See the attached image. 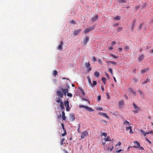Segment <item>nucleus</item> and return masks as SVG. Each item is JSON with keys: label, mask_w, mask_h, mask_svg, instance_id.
Here are the masks:
<instances>
[{"label": "nucleus", "mask_w": 153, "mask_h": 153, "mask_svg": "<svg viewBox=\"0 0 153 153\" xmlns=\"http://www.w3.org/2000/svg\"><path fill=\"white\" fill-rule=\"evenodd\" d=\"M81 30L80 29H79L74 30V35H77L79 32H80L81 31Z\"/></svg>", "instance_id": "obj_10"}, {"label": "nucleus", "mask_w": 153, "mask_h": 153, "mask_svg": "<svg viewBox=\"0 0 153 153\" xmlns=\"http://www.w3.org/2000/svg\"><path fill=\"white\" fill-rule=\"evenodd\" d=\"M57 72L56 70H54L53 73V74L55 76L57 74Z\"/></svg>", "instance_id": "obj_44"}, {"label": "nucleus", "mask_w": 153, "mask_h": 153, "mask_svg": "<svg viewBox=\"0 0 153 153\" xmlns=\"http://www.w3.org/2000/svg\"><path fill=\"white\" fill-rule=\"evenodd\" d=\"M79 89L80 90V91H81L82 92V94H83V95H85V92H84V91L81 88H79Z\"/></svg>", "instance_id": "obj_39"}, {"label": "nucleus", "mask_w": 153, "mask_h": 153, "mask_svg": "<svg viewBox=\"0 0 153 153\" xmlns=\"http://www.w3.org/2000/svg\"><path fill=\"white\" fill-rule=\"evenodd\" d=\"M108 49L109 50H111L113 49V48L112 46H109L108 47Z\"/></svg>", "instance_id": "obj_42"}, {"label": "nucleus", "mask_w": 153, "mask_h": 153, "mask_svg": "<svg viewBox=\"0 0 153 153\" xmlns=\"http://www.w3.org/2000/svg\"><path fill=\"white\" fill-rule=\"evenodd\" d=\"M104 140L105 141V142H102V145L104 146V149L108 151H111L114 148L112 145H111L109 144L108 145V144L105 143L106 142L111 140L110 139V137L108 136L107 137L104 139Z\"/></svg>", "instance_id": "obj_2"}, {"label": "nucleus", "mask_w": 153, "mask_h": 153, "mask_svg": "<svg viewBox=\"0 0 153 153\" xmlns=\"http://www.w3.org/2000/svg\"><path fill=\"white\" fill-rule=\"evenodd\" d=\"M63 151H64V153H68V152L65 149H63Z\"/></svg>", "instance_id": "obj_60"}, {"label": "nucleus", "mask_w": 153, "mask_h": 153, "mask_svg": "<svg viewBox=\"0 0 153 153\" xmlns=\"http://www.w3.org/2000/svg\"><path fill=\"white\" fill-rule=\"evenodd\" d=\"M139 111V110H136L133 111L134 113H138Z\"/></svg>", "instance_id": "obj_57"}, {"label": "nucleus", "mask_w": 153, "mask_h": 153, "mask_svg": "<svg viewBox=\"0 0 153 153\" xmlns=\"http://www.w3.org/2000/svg\"><path fill=\"white\" fill-rule=\"evenodd\" d=\"M61 126L62 127V129H63V130H64V133L63 134H62V136H64L66 134H67L66 132V130H65V129L64 126V124L62 123Z\"/></svg>", "instance_id": "obj_9"}, {"label": "nucleus", "mask_w": 153, "mask_h": 153, "mask_svg": "<svg viewBox=\"0 0 153 153\" xmlns=\"http://www.w3.org/2000/svg\"><path fill=\"white\" fill-rule=\"evenodd\" d=\"M86 106H85L83 105H80L79 106V107L80 108H86Z\"/></svg>", "instance_id": "obj_45"}, {"label": "nucleus", "mask_w": 153, "mask_h": 153, "mask_svg": "<svg viewBox=\"0 0 153 153\" xmlns=\"http://www.w3.org/2000/svg\"><path fill=\"white\" fill-rule=\"evenodd\" d=\"M92 59L94 62H95L97 60L96 58L94 56H93Z\"/></svg>", "instance_id": "obj_53"}, {"label": "nucleus", "mask_w": 153, "mask_h": 153, "mask_svg": "<svg viewBox=\"0 0 153 153\" xmlns=\"http://www.w3.org/2000/svg\"><path fill=\"white\" fill-rule=\"evenodd\" d=\"M67 95L68 96L71 97L72 96V94L71 93H68V92L67 93Z\"/></svg>", "instance_id": "obj_35"}, {"label": "nucleus", "mask_w": 153, "mask_h": 153, "mask_svg": "<svg viewBox=\"0 0 153 153\" xmlns=\"http://www.w3.org/2000/svg\"><path fill=\"white\" fill-rule=\"evenodd\" d=\"M106 96H107V97H107V98H108V99H109V98H110V96H109V94H108V93H106Z\"/></svg>", "instance_id": "obj_56"}, {"label": "nucleus", "mask_w": 153, "mask_h": 153, "mask_svg": "<svg viewBox=\"0 0 153 153\" xmlns=\"http://www.w3.org/2000/svg\"><path fill=\"white\" fill-rule=\"evenodd\" d=\"M150 48V46H148L147 47H146V49L147 50L149 48Z\"/></svg>", "instance_id": "obj_62"}, {"label": "nucleus", "mask_w": 153, "mask_h": 153, "mask_svg": "<svg viewBox=\"0 0 153 153\" xmlns=\"http://www.w3.org/2000/svg\"><path fill=\"white\" fill-rule=\"evenodd\" d=\"M62 118L63 120H65V114L64 111H63L62 113Z\"/></svg>", "instance_id": "obj_22"}, {"label": "nucleus", "mask_w": 153, "mask_h": 153, "mask_svg": "<svg viewBox=\"0 0 153 153\" xmlns=\"http://www.w3.org/2000/svg\"><path fill=\"white\" fill-rule=\"evenodd\" d=\"M116 43V42L115 41H113L111 42V46L113 47V46Z\"/></svg>", "instance_id": "obj_34"}, {"label": "nucleus", "mask_w": 153, "mask_h": 153, "mask_svg": "<svg viewBox=\"0 0 153 153\" xmlns=\"http://www.w3.org/2000/svg\"><path fill=\"white\" fill-rule=\"evenodd\" d=\"M106 62L108 64H109V63H112L114 65H116V62H113V61H106Z\"/></svg>", "instance_id": "obj_24"}, {"label": "nucleus", "mask_w": 153, "mask_h": 153, "mask_svg": "<svg viewBox=\"0 0 153 153\" xmlns=\"http://www.w3.org/2000/svg\"><path fill=\"white\" fill-rule=\"evenodd\" d=\"M64 105L63 102H61L60 103V106L62 109H64Z\"/></svg>", "instance_id": "obj_25"}, {"label": "nucleus", "mask_w": 153, "mask_h": 153, "mask_svg": "<svg viewBox=\"0 0 153 153\" xmlns=\"http://www.w3.org/2000/svg\"><path fill=\"white\" fill-rule=\"evenodd\" d=\"M98 62H99V63H100V64H102V61L100 59H98Z\"/></svg>", "instance_id": "obj_59"}, {"label": "nucleus", "mask_w": 153, "mask_h": 153, "mask_svg": "<svg viewBox=\"0 0 153 153\" xmlns=\"http://www.w3.org/2000/svg\"><path fill=\"white\" fill-rule=\"evenodd\" d=\"M100 75L99 72L98 71H96L94 73V75L95 76H96L97 77H99Z\"/></svg>", "instance_id": "obj_23"}, {"label": "nucleus", "mask_w": 153, "mask_h": 153, "mask_svg": "<svg viewBox=\"0 0 153 153\" xmlns=\"http://www.w3.org/2000/svg\"><path fill=\"white\" fill-rule=\"evenodd\" d=\"M87 78H88V82L89 83L91 86H92V84H91V80L90 78V77L89 76H88L87 77Z\"/></svg>", "instance_id": "obj_27"}, {"label": "nucleus", "mask_w": 153, "mask_h": 153, "mask_svg": "<svg viewBox=\"0 0 153 153\" xmlns=\"http://www.w3.org/2000/svg\"><path fill=\"white\" fill-rule=\"evenodd\" d=\"M123 29L122 27H119L117 29V30L118 32H119L121 31Z\"/></svg>", "instance_id": "obj_29"}, {"label": "nucleus", "mask_w": 153, "mask_h": 153, "mask_svg": "<svg viewBox=\"0 0 153 153\" xmlns=\"http://www.w3.org/2000/svg\"><path fill=\"white\" fill-rule=\"evenodd\" d=\"M149 68H146L143 70H142L141 71V72L143 74L144 73L146 72L147 71H149Z\"/></svg>", "instance_id": "obj_19"}, {"label": "nucleus", "mask_w": 153, "mask_h": 153, "mask_svg": "<svg viewBox=\"0 0 153 153\" xmlns=\"http://www.w3.org/2000/svg\"><path fill=\"white\" fill-rule=\"evenodd\" d=\"M102 135L104 136H105V137L107 136V134L105 132H103L102 134Z\"/></svg>", "instance_id": "obj_51"}, {"label": "nucleus", "mask_w": 153, "mask_h": 153, "mask_svg": "<svg viewBox=\"0 0 153 153\" xmlns=\"http://www.w3.org/2000/svg\"><path fill=\"white\" fill-rule=\"evenodd\" d=\"M101 97L100 95H99L98 96L97 98V100L98 102H99L101 100Z\"/></svg>", "instance_id": "obj_38"}, {"label": "nucleus", "mask_w": 153, "mask_h": 153, "mask_svg": "<svg viewBox=\"0 0 153 153\" xmlns=\"http://www.w3.org/2000/svg\"><path fill=\"white\" fill-rule=\"evenodd\" d=\"M140 131L143 134L144 136H145L146 134H149V132H145L141 129L140 130Z\"/></svg>", "instance_id": "obj_13"}, {"label": "nucleus", "mask_w": 153, "mask_h": 153, "mask_svg": "<svg viewBox=\"0 0 153 153\" xmlns=\"http://www.w3.org/2000/svg\"><path fill=\"white\" fill-rule=\"evenodd\" d=\"M134 143L135 144V146H133V147L135 148H138L140 145L139 143L137 141H134Z\"/></svg>", "instance_id": "obj_7"}, {"label": "nucleus", "mask_w": 153, "mask_h": 153, "mask_svg": "<svg viewBox=\"0 0 153 153\" xmlns=\"http://www.w3.org/2000/svg\"><path fill=\"white\" fill-rule=\"evenodd\" d=\"M70 118L72 121H74L75 119V116L74 114H71L69 116Z\"/></svg>", "instance_id": "obj_11"}, {"label": "nucleus", "mask_w": 153, "mask_h": 153, "mask_svg": "<svg viewBox=\"0 0 153 153\" xmlns=\"http://www.w3.org/2000/svg\"><path fill=\"white\" fill-rule=\"evenodd\" d=\"M142 26H143L142 24H141L140 25V27H139L138 28V30H141L143 28Z\"/></svg>", "instance_id": "obj_33"}, {"label": "nucleus", "mask_w": 153, "mask_h": 153, "mask_svg": "<svg viewBox=\"0 0 153 153\" xmlns=\"http://www.w3.org/2000/svg\"><path fill=\"white\" fill-rule=\"evenodd\" d=\"M85 67L87 69V71L89 72L91 70V68L90 67V64L89 62H86L85 63Z\"/></svg>", "instance_id": "obj_5"}, {"label": "nucleus", "mask_w": 153, "mask_h": 153, "mask_svg": "<svg viewBox=\"0 0 153 153\" xmlns=\"http://www.w3.org/2000/svg\"><path fill=\"white\" fill-rule=\"evenodd\" d=\"M64 105L65 107H66V110L67 111H69L70 108L69 105V103L68 100L65 101H64Z\"/></svg>", "instance_id": "obj_3"}, {"label": "nucleus", "mask_w": 153, "mask_h": 153, "mask_svg": "<svg viewBox=\"0 0 153 153\" xmlns=\"http://www.w3.org/2000/svg\"><path fill=\"white\" fill-rule=\"evenodd\" d=\"M111 56L112 57H113V58H118V56H115V55L113 54H111Z\"/></svg>", "instance_id": "obj_32"}, {"label": "nucleus", "mask_w": 153, "mask_h": 153, "mask_svg": "<svg viewBox=\"0 0 153 153\" xmlns=\"http://www.w3.org/2000/svg\"><path fill=\"white\" fill-rule=\"evenodd\" d=\"M135 23V21H133L132 22V25L131 26V30L132 31L134 30V25Z\"/></svg>", "instance_id": "obj_28"}, {"label": "nucleus", "mask_w": 153, "mask_h": 153, "mask_svg": "<svg viewBox=\"0 0 153 153\" xmlns=\"http://www.w3.org/2000/svg\"><path fill=\"white\" fill-rule=\"evenodd\" d=\"M124 102L123 100H120L119 101V106L121 107L124 105Z\"/></svg>", "instance_id": "obj_14"}, {"label": "nucleus", "mask_w": 153, "mask_h": 153, "mask_svg": "<svg viewBox=\"0 0 153 153\" xmlns=\"http://www.w3.org/2000/svg\"><path fill=\"white\" fill-rule=\"evenodd\" d=\"M122 151V149H120L118 150H117L116 151V152L117 153H118L120 152H121V151Z\"/></svg>", "instance_id": "obj_55"}, {"label": "nucleus", "mask_w": 153, "mask_h": 153, "mask_svg": "<svg viewBox=\"0 0 153 153\" xmlns=\"http://www.w3.org/2000/svg\"><path fill=\"white\" fill-rule=\"evenodd\" d=\"M144 58V56L142 54L138 58V61L139 62V61H140L142 60Z\"/></svg>", "instance_id": "obj_17"}, {"label": "nucleus", "mask_w": 153, "mask_h": 153, "mask_svg": "<svg viewBox=\"0 0 153 153\" xmlns=\"http://www.w3.org/2000/svg\"><path fill=\"white\" fill-rule=\"evenodd\" d=\"M86 109L90 112H93L94 111V110L92 108H91L88 107L87 106H86Z\"/></svg>", "instance_id": "obj_21"}, {"label": "nucleus", "mask_w": 153, "mask_h": 153, "mask_svg": "<svg viewBox=\"0 0 153 153\" xmlns=\"http://www.w3.org/2000/svg\"><path fill=\"white\" fill-rule=\"evenodd\" d=\"M149 134L150 133V134H153V131H151L149 132Z\"/></svg>", "instance_id": "obj_64"}, {"label": "nucleus", "mask_w": 153, "mask_h": 153, "mask_svg": "<svg viewBox=\"0 0 153 153\" xmlns=\"http://www.w3.org/2000/svg\"><path fill=\"white\" fill-rule=\"evenodd\" d=\"M69 89V86L67 84L65 86V88H61L60 90H57L56 92L57 95L59 97L57 98V102L59 103L62 102L61 98H63V95L66 96L67 93L68 92Z\"/></svg>", "instance_id": "obj_1"}, {"label": "nucleus", "mask_w": 153, "mask_h": 153, "mask_svg": "<svg viewBox=\"0 0 153 153\" xmlns=\"http://www.w3.org/2000/svg\"><path fill=\"white\" fill-rule=\"evenodd\" d=\"M121 144V142H119L117 144H116V145H115V146H116L117 145H118L119 146H120Z\"/></svg>", "instance_id": "obj_58"}, {"label": "nucleus", "mask_w": 153, "mask_h": 153, "mask_svg": "<svg viewBox=\"0 0 153 153\" xmlns=\"http://www.w3.org/2000/svg\"><path fill=\"white\" fill-rule=\"evenodd\" d=\"M108 71L112 75H113V72H112V69L111 68H109L108 69Z\"/></svg>", "instance_id": "obj_36"}, {"label": "nucleus", "mask_w": 153, "mask_h": 153, "mask_svg": "<svg viewBox=\"0 0 153 153\" xmlns=\"http://www.w3.org/2000/svg\"><path fill=\"white\" fill-rule=\"evenodd\" d=\"M98 16L97 15H96L95 17H92L91 19L92 21L94 22L97 20L98 19Z\"/></svg>", "instance_id": "obj_20"}, {"label": "nucleus", "mask_w": 153, "mask_h": 153, "mask_svg": "<svg viewBox=\"0 0 153 153\" xmlns=\"http://www.w3.org/2000/svg\"><path fill=\"white\" fill-rule=\"evenodd\" d=\"M118 26V24H114L113 25V26L114 27H115V26Z\"/></svg>", "instance_id": "obj_63"}, {"label": "nucleus", "mask_w": 153, "mask_h": 153, "mask_svg": "<svg viewBox=\"0 0 153 153\" xmlns=\"http://www.w3.org/2000/svg\"><path fill=\"white\" fill-rule=\"evenodd\" d=\"M126 130H128V129L130 130V133H133V132H132V128L131 127V126H129V127H126Z\"/></svg>", "instance_id": "obj_18"}, {"label": "nucleus", "mask_w": 153, "mask_h": 153, "mask_svg": "<svg viewBox=\"0 0 153 153\" xmlns=\"http://www.w3.org/2000/svg\"><path fill=\"white\" fill-rule=\"evenodd\" d=\"M97 84V83L96 81H93L92 85L93 86H95Z\"/></svg>", "instance_id": "obj_46"}, {"label": "nucleus", "mask_w": 153, "mask_h": 153, "mask_svg": "<svg viewBox=\"0 0 153 153\" xmlns=\"http://www.w3.org/2000/svg\"><path fill=\"white\" fill-rule=\"evenodd\" d=\"M138 148L140 150H144V148L143 147L140 146H140H139V147H138Z\"/></svg>", "instance_id": "obj_40"}, {"label": "nucleus", "mask_w": 153, "mask_h": 153, "mask_svg": "<svg viewBox=\"0 0 153 153\" xmlns=\"http://www.w3.org/2000/svg\"><path fill=\"white\" fill-rule=\"evenodd\" d=\"M146 140L148 141L150 144H151L152 143L148 139L147 137H146Z\"/></svg>", "instance_id": "obj_52"}, {"label": "nucleus", "mask_w": 153, "mask_h": 153, "mask_svg": "<svg viewBox=\"0 0 153 153\" xmlns=\"http://www.w3.org/2000/svg\"><path fill=\"white\" fill-rule=\"evenodd\" d=\"M102 82H104V84L105 83V81L106 80V78L104 77L102 78Z\"/></svg>", "instance_id": "obj_37"}, {"label": "nucleus", "mask_w": 153, "mask_h": 153, "mask_svg": "<svg viewBox=\"0 0 153 153\" xmlns=\"http://www.w3.org/2000/svg\"><path fill=\"white\" fill-rule=\"evenodd\" d=\"M150 80L148 78H147L146 79V80L145 82H142V84H145V83H147V82H149Z\"/></svg>", "instance_id": "obj_31"}, {"label": "nucleus", "mask_w": 153, "mask_h": 153, "mask_svg": "<svg viewBox=\"0 0 153 153\" xmlns=\"http://www.w3.org/2000/svg\"><path fill=\"white\" fill-rule=\"evenodd\" d=\"M130 91L132 92V93L134 94H135L136 92L134 91L131 88Z\"/></svg>", "instance_id": "obj_48"}, {"label": "nucleus", "mask_w": 153, "mask_h": 153, "mask_svg": "<svg viewBox=\"0 0 153 153\" xmlns=\"http://www.w3.org/2000/svg\"><path fill=\"white\" fill-rule=\"evenodd\" d=\"M80 126L79 124V127H78V129H77V131H78V132L80 133L81 132L80 131Z\"/></svg>", "instance_id": "obj_49"}, {"label": "nucleus", "mask_w": 153, "mask_h": 153, "mask_svg": "<svg viewBox=\"0 0 153 153\" xmlns=\"http://www.w3.org/2000/svg\"><path fill=\"white\" fill-rule=\"evenodd\" d=\"M88 135V132L86 131H85L82 134L81 136V138L82 139L84 138L85 136H87Z\"/></svg>", "instance_id": "obj_6"}, {"label": "nucleus", "mask_w": 153, "mask_h": 153, "mask_svg": "<svg viewBox=\"0 0 153 153\" xmlns=\"http://www.w3.org/2000/svg\"><path fill=\"white\" fill-rule=\"evenodd\" d=\"M138 91V92L141 95H142V94H143V93L141 91H140V90H139Z\"/></svg>", "instance_id": "obj_54"}, {"label": "nucleus", "mask_w": 153, "mask_h": 153, "mask_svg": "<svg viewBox=\"0 0 153 153\" xmlns=\"http://www.w3.org/2000/svg\"><path fill=\"white\" fill-rule=\"evenodd\" d=\"M124 49L126 50V51L128 50L129 49V47L128 46H126L124 48Z\"/></svg>", "instance_id": "obj_41"}, {"label": "nucleus", "mask_w": 153, "mask_h": 153, "mask_svg": "<svg viewBox=\"0 0 153 153\" xmlns=\"http://www.w3.org/2000/svg\"><path fill=\"white\" fill-rule=\"evenodd\" d=\"M120 17L118 16H117L115 17L114 18V19L115 20H120Z\"/></svg>", "instance_id": "obj_30"}, {"label": "nucleus", "mask_w": 153, "mask_h": 153, "mask_svg": "<svg viewBox=\"0 0 153 153\" xmlns=\"http://www.w3.org/2000/svg\"><path fill=\"white\" fill-rule=\"evenodd\" d=\"M63 44L62 41H61L60 43V44L59 45L58 47H57V49L59 50H61L62 48V45Z\"/></svg>", "instance_id": "obj_8"}, {"label": "nucleus", "mask_w": 153, "mask_h": 153, "mask_svg": "<svg viewBox=\"0 0 153 153\" xmlns=\"http://www.w3.org/2000/svg\"><path fill=\"white\" fill-rule=\"evenodd\" d=\"M140 5H137V6H136L135 7V8L137 10H138L139 8V7H140Z\"/></svg>", "instance_id": "obj_50"}, {"label": "nucleus", "mask_w": 153, "mask_h": 153, "mask_svg": "<svg viewBox=\"0 0 153 153\" xmlns=\"http://www.w3.org/2000/svg\"><path fill=\"white\" fill-rule=\"evenodd\" d=\"M133 105L135 109L137 110H140V108L138 107V106L137 105H136V104L134 102H133Z\"/></svg>", "instance_id": "obj_15"}, {"label": "nucleus", "mask_w": 153, "mask_h": 153, "mask_svg": "<svg viewBox=\"0 0 153 153\" xmlns=\"http://www.w3.org/2000/svg\"><path fill=\"white\" fill-rule=\"evenodd\" d=\"M95 26H94L92 27L86 28L84 31V33H87L90 31L93 30L95 28Z\"/></svg>", "instance_id": "obj_4"}, {"label": "nucleus", "mask_w": 153, "mask_h": 153, "mask_svg": "<svg viewBox=\"0 0 153 153\" xmlns=\"http://www.w3.org/2000/svg\"><path fill=\"white\" fill-rule=\"evenodd\" d=\"M89 40V38L86 37V38L84 40V45L86 44Z\"/></svg>", "instance_id": "obj_16"}, {"label": "nucleus", "mask_w": 153, "mask_h": 153, "mask_svg": "<svg viewBox=\"0 0 153 153\" xmlns=\"http://www.w3.org/2000/svg\"><path fill=\"white\" fill-rule=\"evenodd\" d=\"M75 22H76V21L75 20H72L71 21V23H73L74 24H76Z\"/></svg>", "instance_id": "obj_47"}, {"label": "nucleus", "mask_w": 153, "mask_h": 153, "mask_svg": "<svg viewBox=\"0 0 153 153\" xmlns=\"http://www.w3.org/2000/svg\"><path fill=\"white\" fill-rule=\"evenodd\" d=\"M102 116L104 117H105L108 119H109V118L108 116L107 115V114L105 113H103L102 112H100L99 113Z\"/></svg>", "instance_id": "obj_12"}, {"label": "nucleus", "mask_w": 153, "mask_h": 153, "mask_svg": "<svg viewBox=\"0 0 153 153\" xmlns=\"http://www.w3.org/2000/svg\"><path fill=\"white\" fill-rule=\"evenodd\" d=\"M123 124L124 125H127L128 126L130 125V123L128 121L126 120H125V121L124 122Z\"/></svg>", "instance_id": "obj_26"}, {"label": "nucleus", "mask_w": 153, "mask_h": 153, "mask_svg": "<svg viewBox=\"0 0 153 153\" xmlns=\"http://www.w3.org/2000/svg\"><path fill=\"white\" fill-rule=\"evenodd\" d=\"M105 75L107 77V78L109 79V76H108V74L107 73H105Z\"/></svg>", "instance_id": "obj_61"}, {"label": "nucleus", "mask_w": 153, "mask_h": 153, "mask_svg": "<svg viewBox=\"0 0 153 153\" xmlns=\"http://www.w3.org/2000/svg\"><path fill=\"white\" fill-rule=\"evenodd\" d=\"M65 140V139L64 138H62L60 141V143L61 145L63 144V142Z\"/></svg>", "instance_id": "obj_43"}]
</instances>
